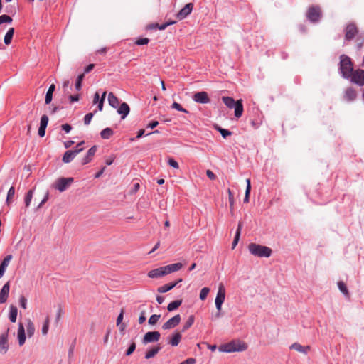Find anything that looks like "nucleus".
<instances>
[{
	"mask_svg": "<svg viewBox=\"0 0 364 364\" xmlns=\"http://www.w3.org/2000/svg\"><path fill=\"white\" fill-rule=\"evenodd\" d=\"M183 267V264L180 262L171 264L166 266L161 267L154 269H152L148 272V277L152 279L161 278L164 276L169 274L172 272L180 270Z\"/></svg>",
	"mask_w": 364,
	"mask_h": 364,
	"instance_id": "obj_1",
	"label": "nucleus"
},
{
	"mask_svg": "<svg viewBox=\"0 0 364 364\" xmlns=\"http://www.w3.org/2000/svg\"><path fill=\"white\" fill-rule=\"evenodd\" d=\"M247 348V345L240 340H233L229 343L221 345L219 350L225 353L242 352Z\"/></svg>",
	"mask_w": 364,
	"mask_h": 364,
	"instance_id": "obj_2",
	"label": "nucleus"
},
{
	"mask_svg": "<svg viewBox=\"0 0 364 364\" xmlns=\"http://www.w3.org/2000/svg\"><path fill=\"white\" fill-rule=\"evenodd\" d=\"M339 70L343 78L349 79L353 72V65L351 59L346 55L340 56Z\"/></svg>",
	"mask_w": 364,
	"mask_h": 364,
	"instance_id": "obj_3",
	"label": "nucleus"
},
{
	"mask_svg": "<svg viewBox=\"0 0 364 364\" xmlns=\"http://www.w3.org/2000/svg\"><path fill=\"white\" fill-rule=\"evenodd\" d=\"M248 250L252 255L259 257H269L272 253L271 248L256 243L249 244Z\"/></svg>",
	"mask_w": 364,
	"mask_h": 364,
	"instance_id": "obj_4",
	"label": "nucleus"
},
{
	"mask_svg": "<svg viewBox=\"0 0 364 364\" xmlns=\"http://www.w3.org/2000/svg\"><path fill=\"white\" fill-rule=\"evenodd\" d=\"M306 18L311 23H318L322 17L321 9L318 5L309 7L306 11Z\"/></svg>",
	"mask_w": 364,
	"mask_h": 364,
	"instance_id": "obj_5",
	"label": "nucleus"
},
{
	"mask_svg": "<svg viewBox=\"0 0 364 364\" xmlns=\"http://www.w3.org/2000/svg\"><path fill=\"white\" fill-rule=\"evenodd\" d=\"M225 299V289L223 284L220 283L218 287V291L216 295V298L215 300V306L218 310V314H216L217 317L220 316V311L222 309V304L224 302Z\"/></svg>",
	"mask_w": 364,
	"mask_h": 364,
	"instance_id": "obj_6",
	"label": "nucleus"
},
{
	"mask_svg": "<svg viewBox=\"0 0 364 364\" xmlns=\"http://www.w3.org/2000/svg\"><path fill=\"white\" fill-rule=\"evenodd\" d=\"M358 28L353 22L349 23L344 28L345 40L350 41L359 34Z\"/></svg>",
	"mask_w": 364,
	"mask_h": 364,
	"instance_id": "obj_7",
	"label": "nucleus"
},
{
	"mask_svg": "<svg viewBox=\"0 0 364 364\" xmlns=\"http://www.w3.org/2000/svg\"><path fill=\"white\" fill-rule=\"evenodd\" d=\"M73 181L74 179L72 177H61L55 181L53 184V187L60 192H63L68 189V188L73 183Z\"/></svg>",
	"mask_w": 364,
	"mask_h": 364,
	"instance_id": "obj_8",
	"label": "nucleus"
},
{
	"mask_svg": "<svg viewBox=\"0 0 364 364\" xmlns=\"http://www.w3.org/2000/svg\"><path fill=\"white\" fill-rule=\"evenodd\" d=\"M353 83L359 86L364 85V70L358 69L352 73L349 78Z\"/></svg>",
	"mask_w": 364,
	"mask_h": 364,
	"instance_id": "obj_9",
	"label": "nucleus"
},
{
	"mask_svg": "<svg viewBox=\"0 0 364 364\" xmlns=\"http://www.w3.org/2000/svg\"><path fill=\"white\" fill-rule=\"evenodd\" d=\"M161 337L159 331H149L145 333L142 338V343L147 344L149 343L157 342Z\"/></svg>",
	"mask_w": 364,
	"mask_h": 364,
	"instance_id": "obj_10",
	"label": "nucleus"
},
{
	"mask_svg": "<svg viewBox=\"0 0 364 364\" xmlns=\"http://www.w3.org/2000/svg\"><path fill=\"white\" fill-rule=\"evenodd\" d=\"M192 99L194 102L200 104H208L210 102L208 94L205 91L196 92L193 95Z\"/></svg>",
	"mask_w": 364,
	"mask_h": 364,
	"instance_id": "obj_11",
	"label": "nucleus"
},
{
	"mask_svg": "<svg viewBox=\"0 0 364 364\" xmlns=\"http://www.w3.org/2000/svg\"><path fill=\"white\" fill-rule=\"evenodd\" d=\"M9 332V328H7L5 333H3L1 335H0V353L2 354H5L9 348L8 341Z\"/></svg>",
	"mask_w": 364,
	"mask_h": 364,
	"instance_id": "obj_12",
	"label": "nucleus"
},
{
	"mask_svg": "<svg viewBox=\"0 0 364 364\" xmlns=\"http://www.w3.org/2000/svg\"><path fill=\"white\" fill-rule=\"evenodd\" d=\"M193 4H186L176 14V18L178 20H183L186 18L193 11Z\"/></svg>",
	"mask_w": 364,
	"mask_h": 364,
	"instance_id": "obj_13",
	"label": "nucleus"
},
{
	"mask_svg": "<svg viewBox=\"0 0 364 364\" xmlns=\"http://www.w3.org/2000/svg\"><path fill=\"white\" fill-rule=\"evenodd\" d=\"M181 319V318L179 314L175 315L163 324L162 328L164 330L173 328L180 323Z\"/></svg>",
	"mask_w": 364,
	"mask_h": 364,
	"instance_id": "obj_14",
	"label": "nucleus"
},
{
	"mask_svg": "<svg viewBox=\"0 0 364 364\" xmlns=\"http://www.w3.org/2000/svg\"><path fill=\"white\" fill-rule=\"evenodd\" d=\"M10 290L9 282H7L0 290V304H4L7 301Z\"/></svg>",
	"mask_w": 364,
	"mask_h": 364,
	"instance_id": "obj_15",
	"label": "nucleus"
},
{
	"mask_svg": "<svg viewBox=\"0 0 364 364\" xmlns=\"http://www.w3.org/2000/svg\"><path fill=\"white\" fill-rule=\"evenodd\" d=\"M183 279L181 278L178 279L177 281L173 282H170L168 284H166L161 287H159L157 289L158 292L159 293H166L172 289H173L178 283L181 282Z\"/></svg>",
	"mask_w": 364,
	"mask_h": 364,
	"instance_id": "obj_16",
	"label": "nucleus"
},
{
	"mask_svg": "<svg viewBox=\"0 0 364 364\" xmlns=\"http://www.w3.org/2000/svg\"><path fill=\"white\" fill-rule=\"evenodd\" d=\"M97 151V146H92L87 152V154L82 159L81 164L85 165L90 162L92 160L93 156L95 154V152Z\"/></svg>",
	"mask_w": 364,
	"mask_h": 364,
	"instance_id": "obj_17",
	"label": "nucleus"
},
{
	"mask_svg": "<svg viewBox=\"0 0 364 364\" xmlns=\"http://www.w3.org/2000/svg\"><path fill=\"white\" fill-rule=\"evenodd\" d=\"M11 259L12 255H8L4 258L3 261L0 264V278H1L4 276L5 271L8 267Z\"/></svg>",
	"mask_w": 364,
	"mask_h": 364,
	"instance_id": "obj_18",
	"label": "nucleus"
},
{
	"mask_svg": "<svg viewBox=\"0 0 364 364\" xmlns=\"http://www.w3.org/2000/svg\"><path fill=\"white\" fill-rule=\"evenodd\" d=\"M289 348L291 350H295L300 352L304 355H306L310 350L309 346H301L299 343H294L293 344L291 345V346Z\"/></svg>",
	"mask_w": 364,
	"mask_h": 364,
	"instance_id": "obj_19",
	"label": "nucleus"
},
{
	"mask_svg": "<svg viewBox=\"0 0 364 364\" xmlns=\"http://www.w3.org/2000/svg\"><path fill=\"white\" fill-rule=\"evenodd\" d=\"M77 155V151H73V150H68L65 152L62 161L65 164H68L71 162L75 157Z\"/></svg>",
	"mask_w": 364,
	"mask_h": 364,
	"instance_id": "obj_20",
	"label": "nucleus"
},
{
	"mask_svg": "<svg viewBox=\"0 0 364 364\" xmlns=\"http://www.w3.org/2000/svg\"><path fill=\"white\" fill-rule=\"evenodd\" d=\"M130 108L127 103L122 102L117 109V113L121 115V118L124 119L129 113Z\"/></svg>",
	"mask_w": 364,
	"mask_h": 364,
	"instance_id": "obj_21",
	"label": "nucleus"
},
{
	"mask_svg": "<svg viewBox=\"0 0 364 364\" xmlns=\"http://www.w3.org/2000/svg\"><path fill=\"white\" fill-rule=\"evenodd\" d=\"M18 339L19 346H23L26 341L25 328L21 323H18Z\"/></svg>",
	"mask_w": 364,
	"mask_h": 364,
	"instance_id": "obj_22",
	"label": "nucleus"
},
{
	"mask_svg": "<svg viewBox=\"0 0 364 364\" xmlns=\"http://www.w3.org/2000/svg\"><path fill=\"white\" fill-rule=\"evenodd\" d=\"M357 97V93L353 87H348L345 91L344 98L348 102L353 101Z\"/></svg>",
	"mask_w": 364,
	"mask_h": 364,
	"instance_id": "obj_23",
	"label": "nucleus"
},
{
	"mask_svg": "<svg viewBox=\"0 0 364 364\" xmlns=\"http://www.w3.org/2000/svg\"><path fill=\"white\" fill-rule=\"evenodd\" d=\"M161 347L160 345L152 347L151 349L146 352L144 358L146 359L154 358L161 350Z\"/></svg>",
	"mask_w": 364,
	"mask_h": 364,
	"instance_id": "obj_24",
	"label": "nucleus"
},
{
	"mask_svg": "<svg viewBox=\"0 0 364 364\" xmlns=\"http://www.w3.org/2000/svg\"><path fill=\"white\" fill-rule=\"evenodd\" d=\"M181 334L178 331L174 332V333L172 335V337L169 339L168 343L172 346H177L181 340Z\"/></svg>",
	"mask_w": 364,
	"mask_h": 364,
	"instance_id": "obj_25",
	"label": "nucleus"
},
{
	"mask_svg": "<svg viewBox=\"0 0 364 364\" xmlns=\"http://www.w3.org/2000/svg\"><path fill=\"white\" fill-rule=\"evenodd\" d=\"M233 108L235 109V117L240 118L243 112V105L242 100H237V103Z\"/></svg>",
	"mask_w": 364,
	"mask_h": 364,
	"instance_id": "obj_26",
	"label": "nucleus"
},
{
	"mask_svg": "<svg viewBox=\"0 0 364 364\" xmlns=\"http://www.w3.org/2000/svg\"><path fill=\"white\" fill-rule=\"evenodd\" d=\"M108 102L114 108H117L119 104V99L112 92L108 95Z\"/></svg>",
	"mask_w": 364,
	"mask_h": 364,
	"instance_id": "obj_27",
	"label": "nucleus"
},
{
	"mask_svg": "<svg viewBox=\"0 0 364 364\" xmlns=\"http://www.w3.org/2000/svg\"><path fill=\"white\" fill-rule=\"evenodd\" d=\"M55 90V85L54 84H52L51 85H50V87L46 92V99H45L46 104L48 105L51 102L52 99H53V94Z\"/></svg>",
	"mask_w": 364,
	"mask_h": 364,
	"instance_id": "obj_28",
	"label": "nucleus"
},
{
	"mask_svg": "<svg viewBox=\"0 0 364 364\" xmlns=\"http://www.w3.org/2000/svg\"><path fill=\"white\" fill-rule=\"evenodd\" d=\"M242 228V222H239L238 227H237V231H236V233H235V238H234L232 244V249H234L235 247V246L238 243Z\"/></svg>",
	"mask_w": 364,
	"mask_h": 364,
	"instance_id": "obj_29",
	"label": "nucleus"
},
{
	"mask_svg": "<svg viewBox=\"0 0 364 364\" xmlns=\"http://www.w3.org/2000/svg\"><path fill=\"white\" fill-rule=\"evenodd\" d=\"M222 100L223 103L228 107V108H233L234 106L236 105L237 101H235L232 97L225 96L222 97Z\"/></svg>",
	"mask_w": 364,
	"mask_h": 364,
	"instance_id": "obj_30",
	"label": "nucleus"
},
{
	"mask_svg": "<svg viewBox=\"0 0 364 364\" xmlns=\"http://www.w3.org/2000/svg\"><path fill=\"white\" fill-rule=\"evenodd\" d=\"M17 315H18L17 308L14 305H11L10 311H9V320L12 323H15L16 321Z\"/></svg>",
	"mask_w": 364,
	"mask_h": 364,
	"instance_id": "obj_31",
	"label": "nucleus"
},
{
	"mask_svg": "<svg viewBox=\"0 0 364 364\" xmlns=\"http://www.w3.org/2000/svg\"><path fill=\"white\" fill-rule=\"evenodd\" d=\"M355 46L360 50L364 45V33H360L355 38Z\"/></svg>",
	"mask_w": 364,
	"mask_h": 364,
	"instance_id": "obj_32",
	"label": "nucleus"
},
{
	"mask_svg": "<svg viewBox=\"0 0 364 364\" xmlns=\"http://www.w3.org/2000/svg\"><path fill=\"white\" fill-rule=\"evenodd\" d=\"M14 33V28H11L8 30V31L6 32V33L4 36V43L6 45H9L11 43V40H12Z\"/></svg>",
	"mask_w": 364,
	"mask_h": 364,
	"instance_id": "obj_33",
	"label": "nucleus"
},
{
	"mask_svg": "<svg viewBox=\"0 0 364 364\" xmlns=\"http://www.w3.org/2000/svg\"><path fill=\"white\" fill-rule=\"evenodd\" d=\"M113 134L114 132L112 129L111 128L107 127L101 131L100 136L104 139H108L113 135Z\"/></svg>",
	"mask_w": 364,
	"mask_h": 364,
	"instance_id": "obj_34",
	"label": "nucleus"
},
{
	"mask_svg": "<svg viewBox=\"0 0 364 364\" xmlns=\"http://www.w3.org/2000/svg\"><path fill=\"white\" fill-rule=\"evenodd\" d=\"M182 304V300H175L171 303L168 304L167 306V310L168 311H172L176 309H178Z\"/></svg>",
	"mask_w": 364,
	"mask_h": 364,
	"instance_id": "obj_35",
	"label": "nucleus"
},
{
	"mask_svg": "<svg viewBox=\"0 0 364 364\" xmlns=\"http://www.w3.org/2000/svg\"><path fill=\"white\" fill-rule=\"evenodd\" d=\"M194 321L195 316L193 315L189 316L186 322L183 326L182 332H185L186 330H188L193 324Z\"/></svg>",
	"mask_w": 364,
	"mask_h": 364,
	"instance_id": "obj_36",
	"label": "nucleus"
},
{
	"mask_svg": "<svg viewBox=\"0 0 364 364\" xmlns=\"http://www.w3.org/2000/svg\"><path fill=\"white\" fill-rule=\"evenodd\" d=\"M33 192L34 189H31L26 193L25 196L24 203L26 208H28L31 204L33 196Z\"/></svg>",
	"mask_w": 364,
	"mask_h": 364,
	"instance_id": "obj_37",
	"label": "nucleus"
},
{
	"mask_svg": "<svg viewBox=\"0 0 364 364\" xmlns=\"http://www.w3.org/2000/svg\"><path fill=\"white\" fill-rule=\"evenodd\" d=\"M215 128L217 131H218L220 133V134L224 139L232 134V132L230 131H229L228 129H223L218 125H215Z\"/></svg>",
	"mask_w": 364,
	"mask_h": 364,
	"instance_id": "obj_38",
	"label": "nucleus"
},
{
	"mask_svg": "<svg viewBox=\"0 0 364 364\" xmlns=\"http://www.w3.org/2000/svg\"><path fill=\"white\" fill-rule=\"evenodd\" d=\"M338 287L339 290L346 296H349V292L345 283L342 281L338 282Z\"/></svg>",
	"mask_w": 364,
	"mask_h": 364,
	"instance_id": "obj_39",
	"label": "nucleus"
},
{
	"mask_svg": "<svg viewBox=\"0 0 364 364\" xmlns=\"http://www.w3.org/2000/svg\"><path fill=\"white\" fill-rule=\"evenodd\" d=\"M14 194H15V188L14 186H11L9 191H8V193H7V197H6V203L7 205H9L14 196Z\"/></svg>",
	"mask_w": 364,
	"mask_h": 364,
	"instance_id": "obj_40",
	"label": "nucleus"
},
{
	"mask_svg": "<svg viewBox=\"0 0 364 364\" xmlns=\"http://www.w3.org/2000/svg\"><path fill=\"white\" fill-rule=\"evenodd\" d=\"M26 328L28 337L33 336L35 332V326L31 320H28Z\"/></svg>",
	"mask_w": 364,
	"mask_h": 364,
	"instance_id": "obj_41",
	"label": "nucleus"
},
{
	"mask_svg": "<svg viewBox=\"0 0 364 364\" xmlns=\"http://www.w3.org/2000/svg\"><path fill=\"white\" fill-rule=\"evenodd\" d=\"M49 323H50V318H49V316H47L45 319L44 323L42 327L43 335H46L48 333V331L49 329Z\"/></svg>",
	"mask_w": 364,
	"mask_h": 364,
	"instance_id": "obj_42",
	"label": "nucleus"
},
{
	"mask_svg": "<svg viewBox=\"0 0 364 364\" xmlns=\"http://www.w3.org/2000/svg\"><path fill=\"white\" fill-rule=\"evenodd\" d=\"M161 317V315L160 314H153L150 316V318H149V324L150 325H155L157 323V322L159 321V318Z\"/></svg>",
	"mask_w": 364,
	"mask_h": 364,
	"instance_id": "obj_43",
	"label": "nucleus"
},
{
	"mask_svg": "<svg viewBox=\"0 0 364 364\" xmlns=\"http://www.w3.org/2000/svg\"><path fill=\"white\" fill-rule=\"evenodd\" d=\"M84 74H80L78 75L77 80L75 82V89L79 91L81 90L82 87V82L84 79Z\"/></svg>",
	"mask_w": 364,
	"mask_h": 364,
	"instance_id": "obj_44",
	"label": "nucleus"
},
{
	"mask_svg": "<svg viewBox=\"0 0 364 364\" xmlns=\"http://www.w3.org/2000/svg\"><path fill=\"white\" fill-rule=\"evenodd\" d=\"M12 21H13L12 18L8 15L3 14V15L0 16V25L4 23H11Z\"/></svg>",
	"mask_w": 364,
	"mask_h": 364,
	"instance_id": "obj_45",
	"label": "nucleus"
},
{
	"mask_svg": "<svg viewBox=\"0 0 364 364\" xmlns=\"http://www.w3.org/2000/svg\"><path fill=\"white\" fill-rule=\"evenodd\" d=\"M209 292L210 289L208 287H203L200 292V299L203 301L205 300Z\"/></svg>",
	"mask_w": 364,
	"mask_h": 364,
	"instance_id": "obj_46",
	"label": "nucleus"
},
{
	"mask_svg": "<svg viewBox=\"0 0 364 364\" xmlns=\"http://www.w3.org/2000/svg\"><path fill=\"white\" fill-rule=\"evenodd\" d=\"M171 108L175 109L179 112H182L184 113H188V111L184 109L179 103L173 102L171 105Z\"/></svg>",
	"mask_w": 364,
	"mask_h": 364,
	"instance_id": "obj_47",
	"label": "nucleus"
},
{
	"mask_svg": "<svg viewBox=\"0 0 364 364\" xmlns=\"http://www.w3.org/2000/svg\"><path fill=\"white\" fill-rule=\"evenodd\" d=\"M228 199H229V203H230V211H231V213H232L233 205H234V196H233V193H232L230 189H228Z\"/></svg>",
	"mask_w": 364,
	"mask_h": 364,
	"instance_id": "obj_48",
	"label": "nucleus"
},
{
	"mask_svg": "<svg viewBox=\"0 0 364 364\" xmlns=\"http://www.w3.org/2000/svg\"><path fill=\"white\" fill-rule=\"evenodd\" d=\"M135 349H136V343L134 341H132V343L130 344V346H129L128 349L127 350L125 355L127 356L131 355L134 353Z\"/></svg>",
	"mask_w": 364,
	"mask_h": 364,
	"instance_id": "obj_49",
	"label": "nucleus"
},
{
	"mask_svg": "<svg viewBox=\"0 0 364 364\" xmlns=\"http://www.w3.org/2000/svg\"><path fill=\"white\" fill-rule=\"evenodd\" d=\"M149 41L150 40L148 38H140L135 41V43L138 46H144L147 45Z\"/></svg>",
	"mask_w": 364,
	"mask_h": 364,
	"instance_id": "obj_50",
	"label": "nucleus"
},
{
	"mask_svg": "<svg viewBox=\"0 0 364 364\" xmlns=\"http://www.w3.org/2000/svg\"><path fill=\"white\" fill-rule=\"evenodd\" d=\"M95 112L96 111H95L94 113L90 112L85 114V116L84 117V124L85 125H88L90 123Z\"/></svg>",
	"mask_w": 364,
	"mask_h": 364,
	"instance_id": "obj_51",
	"label": "nucleus"
},
{
	"mask_svg": "<svg viewBox=\"0 0 364 364\" xmlns=\"http://www.w3.org/2000/svg\"><path fill=\"white\" fill-rule=\"evenodd\" d=\"M19 305L24 309L27 308V299L23 295H21L19 298Z\"/></svg>",
	"mask_w": 364,
	"mask_h": 364,
	"instance_id": "obj_52",
	"label": "nucleus"
},
{
	"mask_svg": "<svg viewBox=\"0 0 364 364\" xmlns=\"http://www.w3.org/2000/svg\"><path fill=\"white\" fill-rule=\"evenodd\" d=\"M176 23V21H168V22H166L161 25H159L158 26V29L159 30H165L168 26H171V25H173V24H175Z\"/></svg>",
	"mask_w": 364,
	"mask_h": 364,
	"instance_id": "obj_53",
	"label": "nucleus"
},
{
	"mask_svg": "<svg viewBox=\"0 0 364 364\" xmlns=\"http://www.w3.org/2000/svg\"><path fill=\"white\" fill-rule=\"evenodd\" d=\"M48 123V117L46 114H43L41 119L40 126L47 127Z\"/></svg>",
	"mask_w": 364,
	"mask_h": 364,
	"instance_id": "obj_54",
	"label": "nucleus"
},
{
	"mask_svg": "<svg viewBox=\"0 0 364 364\" xmlns=\"http://www.w3.org/2000/svg\"><path fill=\"white\" fill-rule=\"evenodd\" d=\"M168 164L170 166L174 168H179V165H178V163L174 160L172 158H169L168 160Z\"/></svg>",
	"mask_w": 364,
	"mask_h": 364,
	"instance_id": "obj_55",
	"label": "nucleus"
},
{
	"mask_svg": "<svg viewBox=\"0 0 364 364\" xmlns=\"http://www.w3.org/2000/svg\"><path fill=\"white\" fill-rule=\"evenodd\" d=\"M49 198V192L47 191L44 198L41 200V202L39 203V205L37 206L36 209H40L48 200Z\"/></svg>",
	"mask_w": 364,
	"mask_h": 364,
	"instance_id": "obj_56",
	"label": "nucleus"
},
{
	"mask_svg": "<svg viewBox=\"0 0 364 364\" xmlns=\"http://www.w3.org/2000/svg\"><path fill=\"white\" fill-rule=\"evenodd\" d=\"M85 144L84 141H80L77 144V146L75 147L73 151H77V154L83 151L84 148L82 147V145Z\"/></svg>",
	"mask_w": 364,
	"mask_h": 364,
	"instance_id": "obj_57",
	"label": "nucleus"
},
{
	"mask_svg": "<svg viewBox=\"0 0 364 364\" xmlns=\"http://www.w3.org/2000/svg\"><path fill=\"white\" fill-rule=\"evenodd\" d=\"M146 319L145 311H142L139 317V323L142 324Z\"/></svg>",
	"mask_w": 364,
	"mask_h": 364,
	"instance_id": "obj_58",
	"label": "nucleus"
},
{
	"mask_svg": "<svg viewBox=\"0 0 364 364\" xmlns=\"http://www.w3.org/2000/svg\"><path fill=\"white\" fill-rule=\"evenodd\" d=\"M61 129L66 133H69L72 129V127L69 124H63L61 125Z\"/></svg>",
	"mask_w": 364,
	"mask_h": 364,
	"instance_id": "obj_59",
	"label": "nucleus"
},
{
	"mask_svg": "<svg viewBox=\"0 0 364 364\" xmlns=\"http://www.w3.org/2000/svg\"><path fill=\"white\" fill-rule=\"evenodd\" d=\"M123 315H124V309H122L120 314H119V316H117V326H119L120 324H122V321L123 320Z\"/></svg>",
	"mask_w": 364,
	"mask_h": 364,
	"instance_id": "obj_60",
	"label": "nucleus"
},
{
	"mask_svg": "<svg viewBox=\"0 0 364 364\" xmlns=\"http://www.w3.org/2000/svg\"><path fill=\"white\" fill-rule=\"evenodd\" d=\"M250 193V187L249 186V188H246L245 195V198H244V203L249 202Z\"/></svg>",
	"mask_w": 364,
	"mask_h": 364,
	"instance_id": "obj_61",
	"label": "nucleus"
},
{
	"mask_svg": "<svg viewBox=\"0 0 364 364\" xmlns=\"http://www.w3.org/2000/svg\"><path fill=\"white\" fill-rule=\"evenodd\" d=\"M62 312H63L62 311V308L60 306H59V309H58V311L57 312L56 317H55V323H56V324H58V322L60 320Z\"/></svg>",
	"mask_w": 364,
	"mask_h": 364,
	"instance_id": "obj_62",
	"label": "nucleus"
},
{
	"mask_svg": "<svg viewBox=\"0 0 364 364\" xmlns=\"http://www.w3.org/2000/svg\"><path fill=\"white\" fill-rule=\"evenodd\" d=\"M206 175L211 180H215L216 178L215 174L210 170L206 171Z\"/></svg>",
	"mask_w": 364,
	"mask_h": 364,
	"instance_id": "obj_63",
	"label": "nucleus"
},
{
	"mask_svg": "<svg viewBox=\"0 0 364 364\" xmlns=\"http://www.w3.org/2000/svg\"><path fill=\"white\" fill-rule=\"evenodd\" d=\"M46 127H41V126L39 127L38 135L41 137H43L45 136V134H46Z\"/></svg>",
	"mask_w": 364,
	"mask_h": 364,
	"instance_id": "obj_64",
	"label": "nucleus"
}]
</instances>
